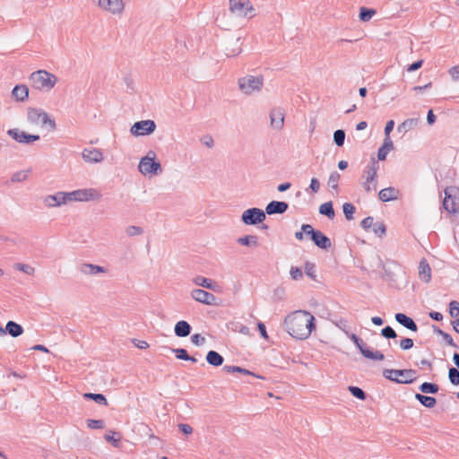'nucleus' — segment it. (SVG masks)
<instances>
[{
  "label": "nucleus",
  "instance_id": "f257e3e1",
  "mask_svg": "<svg viewBox=\"0 0 459 459\" xmlns=\"http://www.w3.org/2000/svg\"><path fill=\"white\" fill-rule=\"evenodd\" d=\"M315 317L307 311L299 310L284 320L288 333L298 340L307 339L316 328Z\"/></svg>",
  "mask_w": 459,
  "mask_h": 459
},
{
  "label": "nucleus",
  "instance_id": "f03ea898",
  "mask_svg": "<svg viewBox=\"0 0 459 459\" xmlns=\"http://www.w3.org/2000/svg\"><path fill=\"white\" fill-rule=\"evenodd\" d=\"M30 80L33 88L47 91L53 89L57 82L56 75L46 70L33 72Z\"/></svg>",
  "mask_w": 459,
  "mask_h": 459
},
{
  "label": "nucleus",
  "instance_id": "7ed1b4c3",
  "mask_svg": "<svg viewBox=\"0 0 459 459\" xmlns=\"http://www.w3.org/2000/svg\"><path fill=\"white\" fill-rule=\"evenodd\" d=\"M414 369H384L385 378L397 384H411L416 380Z\"/></svg>",
  "mask_w": 459,
  "mask_h": 459
},
{
  "label": "nucleus",
  "instance_id": "20e7f679",
  "mask_svg": "<svg viewBox=\"0 0 459 459\" xmlns=\"http://www.w3.org/2000/svg\"><path fill=\"white\" fill-rule=\"evenodd\" d=\"M138 169L144 176L159 175L162 172L160 162L156 160V153L153 151H150L140 160Z\"/></svg>",
  "mask_w": 459,
  "mask_h": 459
},
{
  "label": "nucleus",
  "instance_id": "39448f33",
  "mask_svg": "<svg viewBox=\"0 0 459 459\" xmlns=\"http://www.w3.org/2000/svg\"><path fill=\"white\" fill-rule=\"evenodd\" d=\"M239 90L246 95H251L259 92L264 85V77L262 75L254 76L247 74L238 79Z\"/></svg>",
  "mask_w": 459,
  "mask_h": 459
},
{
  "label": "nucleus",
  "instance_id": "423d86ee",
  "mask_svg": "<svg viewBox=\"0 0 459 459\" xmlns=\"http://www.w3.org/2000/svg\"><path fill=\"white\" fill-rule=\"evenodd\" d=\"M345 335L355 344L364 358L375 361L383 360L385 359V356L381 351L370 350L363 340L355 333H351L348 331L345 332Z\"/></svg>",
  "mask_w": 459,
  "mask_h": 459
},
{
  "label": "nucleus",
  "instance_id": "0eeeda50",
  "mask_svg": "<svg viewBox=\"0 0 459 459\" xmlns=\"http://www.w3.org/2000/svg\"><path fill=\"white\" fill-rule=\"evenodd\" d=\"M66 204L68 202H88L99 200L101 195L94 188L77 189L72 192H65Z\"/></svg>",
  "mask_w": 459,
  "mask_h": 459
},
{
  "label": "nucleus",
  "instance_id": "6e6552de",
  "mask_svg": "<svg viewBox=\"0 0 459 459\" xmlns=\"http://www.w3.org/2000/svg\"><path fill=\"white\" fill-rule=\"evenodd\" d=\"M302 230L317 247L327 250L332 247L331 239L319 230H315L310 224H302Z\"/></svg>",
  "mask_w": 459,
  "mask_h": 459
},
{
  "label": "nucleus",
  "instance_id": "1a4fd4ad",
  "mask_svg": "<svg viewBox=\"0 0 459 459\" xmlns=\"http://www.w3.org/2000/svg\"><path fill=\"white\" fill-rule=\"evenodd\" d=\"M379 169L378 161L374 158L367 165L364 173L367 175L366 181L362 184L365 191L370 193L377 190V170Z\"/></svg>",
  "mask_w": 459,
  "mask_h": 459
},
{
  "label": "nucleus",
  "instance_id": "9d476101",
  "mask_svg": "<svg viewBox=\"0 0 459 459\" xmlns=\"http://www.w3.org/2000/svg\"><path fill=\"white\" fill-rule=\"evenodd\" d=\"M265 212L260 208H249L243 212L241 221L246 225H256L265 220Z\"/></svg>",
  "mask_w": 459,
  "mask_h": 459
},
{
  "label": "nucleus",
  "instance_id": "9b49d317",
  "mask_svg": "<svg viewBox=\"0 0 459 459\" xmlns=\"http://www.w3.org/2000/svg\"><path fill=\"white\" fill-rule=\"evenodd\" d=\"M155 129V122L151 119H146L135 122L131 126L130 133L134 136H144L152 134Z\"/></svg>",
  "mask_w": 459,
  "mask_h": 459
},
{
  "label": "nucleus",
  "instance_id": "f8f14e48",
  "mask_svg": "<svg viewBox=\"0 0 459 459\" xmlns=\"http://www.w3.org/2000/svg\"><path fill=\"white\" fill-rule=\"evenodd\" d=\"M7 134L14 141L22 144H30L33 142L39 141L40 136L39 134H30L18 128H12L7 131Z\"/></svg>",
  "mask_w": 459,
  "mask_h": 459
},
{
  "label": "nucleus",
  "instance_id": "ddd939ff",
  "mask_svg": "<svg viewBox=\"0 0 459 459\" xmlns=\"http://www.w3.org/2000/svg\"><path fill=\"white\" fill-rule=\"evenodd\" d=\"M230 10L238 16H247L253 7L248 0H230Z\"/></svg>",
  "mask_w": 459,
  "mask_h": 459
},
{
  "label": "nucleus",
  "instance_id": "4468645a",
  "mask_svg": "<svg viewBox=\"0 0 459 459\" xmlns=\"http://www.w3.org/2000/svg\"><path fill=\"white\" fill-rule=\"evenodd\" d=\"M99 6L112 14H121L125 9L123 0H99Z\"/></svg>",
  "mask_w": 459,
  "mask_h": 459
},
{
  "label": "nucleus",
  "instance_id": "2eb2a0df",
  "mask_svg": "<svg viewBox=\"0 0 459 459\" xmlns=\"http://www.w3.org/2000/svg\"><path fill=\"white\" fill-rule=\"evenodd\" d=\"M191 297L197 302H200L204 305H215L216 297L204 290L202 289H195L191 291Z\"/></svg>",
  "mask_w": 459,
  "mask_h": 459
},
{
  "label": "nucleus",
  "instance_id": "dca6fc26",
  "mask_svg": "<svg viewBox=\"0 0 459 459\" xmlns=\"http://www.w3.org/2000/svg\"><path fill=\"white\" fill-rule=\"evenodd\" d=\"M284 110L281 108H273L270 111L271 126L276 130H281L284 125Z\"/></svg>",
  "mask_w": 459,
  "mask_h": 459
},
{
  "label": "nucleus",
  "instance_id": "f3484780",
  "mask_svg": "<svg viewBox=\"0 0 459 459\" xmlns=\"http://www.w3.org/2000/svg\"><path fill=\"white\" fill-rule=\"evenodd\" d=\"M82 156L89 163H98L103 160L102 152L96 148H85L82 152Z\"/></svg>",
  "mask_w": 459,
  "mask_h": 459
},
{
  "label": "nucleus",
  "instance_id": "a211bd4d",
  "mask_svg": "<svg viewBox=\"0 0 459 459\" xmlns=\"http://www.w3.org/2000/svg\"><path fill=\"white\" fill-rule=\"evenodd\" d=\"M65 192L59 191L44 198V204L49 208L59 207L66 204Z\"/></svg>",
  "mask_w": 459,
  "mask_h": 459
},
{
  "label": "nucleus",
  "instance_id": "6ab92c4d",
  "mask_svg": "<svg viewBox=\"0 0 459 459\" xmlns=\"http://www.w3.org/2000/svg\"><path fill=\"white\" fill-rule=\"evenodd\" d=\"M289 208V204L283 201H272L265 207V213L268 215L282 214Z\"/></svg>",
  "mask_w": 459,
  "mask_h": 459
},
{
  "label": "nucleus",
  "instance_id": "aec40b11",
  "mask_svg": "<svg viewBox=\"0 0 459 459\" xmlns=\"http://www.w3.org/2000/svg\"><path fill=\"white\" fill-rule=\"evenodd\" d=\"M394 318L396 322H398L401 325L407 328L408 330L411 332H417L418 331V325L414 322V320L408 316L407 315L403 313H396L394 316Z\"/></svg>",
  "mask_w": 459,
  "mask_h": 459
},
{
  "label": "nucleus",
  "instance_id": "412c9836",
  "mask_svg": "<svg viewBox=\"0 0 459 459\" xmlns=\"http://www.w3.org/2000/svg\"><path fill=\"white\" fill-rule=\"evenodd\" d=\"M399 190L389 186L379 191L378 197L382 202H390L398 199Z\"/></svg>",
  "mask_w": 459,
  "mask_h": 459
},
{
  "label": "nucleus",
  "instance_id": "4be33fe9",
  "mask_svg": "<svg viewBox=\"0 0 459 459\" xmlns=\"http://www.w3.org/2000/svg\"><path fill=\"white\" fill-rule=\"evenodd\" d=\"M79 271L85 275H95L100 273H105L106 269L102 266L92 264H82L79 266Z\"/></svg>",
  "mask_w": 459,
  "mask_h": 459
},
{
  "label": "nucleus",
  "instance_id": "5701e85b",
  "mask_svg": "<svg viewBox=\"0 0 459 459\" xmlns=\"http://www.w3.org/2000/svg\"><path fill=\"white\" fill-rule=\"evenodd\" d=\"M192 327L185 320L178 321L174 327L175 334L178 337H186L191 333Z\"/></svg>",
  "mask_w": 459,
  "mask_h": 459
},
{
  "label": "nucleus",
  "instance_id": "b1692460",
  "mask_svg": "<svg viewBox=\"0 0 459 459\" xmlns=\"http://www.w3.org/2000/svg\"><path fill=\"white\" fill-rule=\"evenodd\" d=\"M240 38L231 39L229 41V46L226 48V56L228 57H234L242 52V48L239 43Z\"/></svg>",
  "mask_w": 459,
  "mask_h": 459
},
{
  "label": "nucleus",
  "instance_id": "393cba45",
  "mask_svg": "<svg viewBox=\"0 0 459 459\" xmlns=\"http://www.w3.org/2000/svg\"><path fill=\"white\" fill-rule=\"evenodd\" d=\"M394 143L390 137H385L382 146L377 151V159L385 160L388 152L393 150Z\"/></svg>",
  "mask_w": 459,
  "mask_h": 459
},
{
  "label": "nucleus",
  "instance_id": "a878e982",
  "mask_svg": "<svg viewBox=\"0 0 459 459\" xmlns=\"http://www.w3.org/2000/svg\"><path fill=\"white\" fill-rule=\"evenodd\" d=\"M13 97L18 101H24L29 96V89L24 84L14 86L12 91Z\"/></svg>",
  "mask_w": 459,
  "mask_h": 459
},
{
  "label": "nucleus",
  "instance_id": "bb28decb",
  "mask_svg": "<svg viewBox=\"0 0 459 459\" xmlns=\"http://www.w3.org/2000/svg\"><path fill=\"white\" fill-rule=\"evenodd\" d=\"M5 331L6 333L16 338L23 333V327L14 321H8L5 325Z\"/></svg>",
  "mask_w": 459,
  "mask_h": 459
},
{
  "label": "nucleus",
  "instance_id": "cd10ccee",
  "mask_svg": "<svg viewBox=\"0 0 459 459\" xmlns=\"http://www.w3.org/2000/svg\"><path fill=\"white\" fill-rule=\"evenodd\" d=\"M443 208L449 213H455L457 212L455 198H453L447 190H445V198L443 200Z\"/></svg>",
  "mask_w": 459,
  "mask_h": 459
},
{
  "label": "nucleus",
  "instance_id": "c85d7f7f",
  "mask_svg": "<svg viewBox=\"0 0 459 459\" xmlns=\"http://www.w3.org/2000/svg\"><path fill=\"white\" fill-rule=\"evenodd\" d=\"M206 361L208 364L213 367H220L223 364V357L215 351H210L206 354Z\"/></svg>",
  "mask_w": 459,
  "mask_h": 459
},
{
  "label": "nucleus",
  "instance_id": "c756f323",
  "mask_svg": "<svg viewBox=\"0 0 459 459\" xmlns=\"http://www.w3.org/2000/svg\"><path fill=\"white\" fill-rule=\"evenodd\" d=\"M419 275L420 278L425 282H429L431 280V268L426 260H422L420 263Z\"/></svg>",
  "mask_w": 459,
  "mask_h": 459
},
{
  "label": "nucleus",
  "instance_id": "7c9ffc66",
  "mask_svg": "<svg viewBox=\"0 0 459 459\" xmlns=\"http://www.w3.org/2000/svg\"><path fill=\"white\" fill-rule=\"evenodd\" d=\"M414 397L421 405L429 409L433 408L437 403V400L433 396H429L423 394L416 393Z\"/></svg>",
  "mask_w": 459,
  "mask_h": 459
},
{
  "label": "nucleus",
  "instance_id": "2f4dec72",
  "mask_svg": "<svg viewBox=\"0 0 459 459\" xmlns=\"http://www.w3.org/2000/svg\"><path fill=\"white\" fill-rule=\"evenodd\" d=\"M237 242L242 246L255 247L258 246V237L256 235H246L238 238Z\"/></svg>",
  "mask_w": 459,
  "mask_h": 459
},
{
  "label": "nucleus",
  "instance_id": "473e14b6",
  "mask_svg": "<svg viewBox=\"0 0 459 459\" xmlns=\"http://www.w3.org/2000/svg\"><path fill=\"white\" fill-rule=\"evenodd\" d=\"M222 369L227 373H241L243 375H251L257 378H263L261 376H256L255 373L249 371L248 369L238 366L225 365Z\"/></svg>",
  "mask_w": 459,
  "mask_h": 459
},
{
  "label": "nucleus",
  "instance_id": "72a5a7b5",
  "mask_svg": "<svg viewBox=\"0 0 459 459\" xmlns=\"http://www.w3.org/2000/svg\"><path fill=\"white\" fill-rule=\"evenodd\" d=\"M419 124L418 118H408L404 120L402 124H400L397 127V131L402 133H406L414 127H416Z\"/></svg>",
  "mask_w": 459,
  "mask_h": 459
},
{
  "label": "nucleus",
  "instance_id": "f704fd0d",
  "mask_svg": "<svg viewBox=\"0 0 459 459\" xmlns=\"http://www.w3.org/2000/svg\"><path fill=\"white\" fill-rule=\"evenodd\" d=\"M319 213L328 217L329 219H333V217L335 216V212H334L333 202L329 201V202H325V203L322 204L319 206Z\"/></svg>",
  "mask_w": 459,
  "mask_h": 459
},
{
  "label": "nucleus",
  "instance_id": "c9c22d12",
  "mask_svg": "<svg viewBox=\"0 0 459 459\" xmlns=\"http://www.w3.org/2000/svg\"><path fill=\"white\" fill-rule=\"evenodd\" d=\"M194 282L197 286H201L212 290H216L215 283L211 279L205 278L204 276L195 277L194 279Z\"/></svg>",
  "mask_w": 459,
  "mask_h": 459
},
{
  "label": "nucleus",
  "instance_id": "e433bc0d",
  "mask_svg": "<svg viewBox=\"0 0 459 459\" xmlns=\"http://www.w3.org/2000/svg\"><path fill=\"white\" fill-rule=\"evenodd\" d=\"M83 398L85 400H93L100 405H108V400L102 394L85 393L83 394Z\"/></svg>",
  "mask_w": 459,
  "mask_h": 459
},
{
  "label": "nucleus",
  "instance_id": "4c0bfd02",
  "mask_svg": "<svg viewBox=\"0 0 459 459\" xmlns=\"http://www.w3.org/2000/svg\"><path fill=\"white\" fill-rule=\"evenodd\" d=\"M422 394H435L438 392L439 386L435 383L424 382L419 386Z\"/></svg>",
  "mask_w": 459,
  "mask_h": 459
},
{
  "label": "nucleus",
  "instance_id": "58836bf2",
  "mask_svg": "<svg viewBox=\"0 0 459 459\" xmlns=\"http://www.w3.org/2000/svg\"><path fill=\"white\" fill-rule=\"evenodd\" d=\"M105 439L110 442L114 447L118 448L121 444V436L118 432L110 431L105 435Z\"/></svg>",
  "mask_w": 459,
  "mask_h": 459
},
{
  "label": "nucleus",
  "instance_id": "ea45409f",
  "mask_svg": "<svg viewBox=\"0 0 459 459\" xmlns=\"http://www.w3.org/2000/svg\"><path fill=\"white\" fill-rule=\"evenodd\" d=\"M41 109L30 108L28 109L27 118L31 124H39Z\"/></svg>",
  "mask_w": 459,
  "mask_h": 459
},
{
  "label": "nucleus",
  "instance_id": "a19ab883",
  "mask_svg": "<svg viewBox=\"0 0 459 459\" xmlns=\"http://www.w3.org/2000/svg\"><path fill=\"white\" fill-rule=\"evenodd\" d=\"M39 116H40L39 124H41V126L48 125L52 130L56 129L55 120L51 119L47 112H45L41 109V113L39 114Z\"/></svg>",
  "mask_w": 459,
  "mask_h": 459
},
{
  "label": "nucleus",
  "instance_id": "79ce46f5",
  "mask_svg": "<svg viewBox=\"0 0 459 459\" xmlns=\"http://www.w3.org/2000/svg\"><path fill=\"white\" fill-rule=\"evenodd\" d=\"M375 13V9L361 7L359 10V19L362 22H368Z\"/></svg>",
  "mask_w": 459,
  "mask_h": 459
},
{
  "label": "nucleus",
  "instance_id": "37998d69",
  "mask_svg": "<svg viewBox=\"0 0 459 459\" xmlns=\"http://www.w3.org/2000/svg\"><path fill=\"white\" fill-rule=\"evenodd\" d=\"M355 210V206L351 203H344L342 205L343 214L348 221H351L353 219Z\"/></svg>",
  "mask_w": 459,
  "mask_h": 459
},
{
  "label": "nucleus",
  "instance_id": "c03bdc74",
  "mask_svg": "<svg viewBox=\"0 0 459 459\" xmlns=\"http://www.w3.org/2000/svg\"><path fill=\"white\" fill-rule=\"evenodd\" d=\"M345 141V132L342 129H337L333 133V143L338 146L342 147Z\"/></svg>",
  "mask_w": 459,
  "mask_h": 459
},
{
  "label": "nucleus",
  "instance_id": "a18cd8bd",
  "mask_svg": "<svg viewBox=\"0 0 459 459\" xmlns=\"http://www.w3.org/2000/svg\"><path fill=\"white\" fill-rule=\"evenodd\" d=\"M434 330H435V332H436V333H437L439 335H441V336H442V338L444 339V341H445L448 345H450V346H452V347H454V348H457V347H458V346L456 345V343L454 342V340H453L452 336H451L449 333H446V332L442 331L441 329H439V328H437V327H436V326H434Z\"/></svg>",
  "mask_w": 459,
  "mask_h": 459
},
{
  "label": "nucleus",
  "instance_id": "49530a36",
  "mask_svg": "<svg viewBox=\"0 0 459 459\" xmlns=\"http://www.w3.org/2000/svg\"><path fill=\"white\" fill-rule=\"evenodd\" d=\"M341 178V175L339 172L337 171H333L330 176H329V178H328V186L336 190L338 189V182Z\"/></svg>",
  "mask_w": 459,
  "mask_h": 459
},
{
  "label": "nucleus",
  "instance_id": "de8ad7c7",
  "mask_svg": "<svg viewBox=\"0 0 459 459\" xmlns=\"http://www.w3.org/2000/svg\"><path fill=\"white\" fill-rule=\"evenodd\" d=\"M30 172V169L28 170H20V171H17L15 172L12 178H11V181L13 183H15V182H22L24 180L27 179L28 178V174Z\"/></svg>",
  "mask_w": 459,
  "mask_h": 459
},
{
  "label": "nucleus",
  "instance_id": "09e8293b",
  "mask_svg": "<svg viewBox=\"0 0 459 459\" xmlns=\"http://www.w3.org/2000/svg\"><path fill=\"white\" fill-rule=\"evenodd\" d=\"M448 379L454 385H459V370L455 368H450L448 370Z\"/></svg>",
  "mask_w": 459,
  "mask_h": 459
},
{
  "label": "nucleus",
  "instance_id": "8fccbe9b",
  "mask_svg": "<svg viewBox=\"0 0 459 459\" xmlns=\"http://www.w3.org/2000/svg\"><path fill=\"white\" fill-rule=\"evenodd\" d=\"M372 230L377 236L382 238L386 233V227L383 222H376L372 226Z\"/></svg>",
  "mask_w": 459,
  "mask_h": 459
},
{
  "label": "nucleus",
  "instance_id": "3c124183",
  "mask_svg": "<svg viewBox=\"0 0 459 459\" xmlns=\"http://www.w3.org/2000/svg\"><path fill=\"white\" fill-rule=\"evenodd\" d=\"M349 391L354 397H356L361 401H364L367 397L366 393L359 386L351 385V386H349Z\"/></svg>",
  "mask_w": 459,
  "mask_h": 459
},
{
  "label": "nucleus",
  "instance_id": "603ef678",
  "mask_svg": "<svg viewBox=\"0 0 459 459\" xmlns=\"http://www.w3.org/2000/svg\"><path fill=\"white\" fill-rule=\"evenodd\" d=\"M87 427L91 429H102L105 428L103 420H87Z\"/></svg>",
  "mask_w": 459,
  "mask_h": 459
},
{
  "label": "nucleus",
  "instance_id": "864d4df0",
  "mask_svg": "<svg viewBox=\"0 0 459 459\" xmlns=\"http://www.w3.org/2000/svg\"><path fill=\"white\" fill-rule=\"evenodd\" d=\"M449 314L451 317L459 319V302L453 300L449 303Z\"/></svg>",
  "mask_w": 459,
  "mask_h": 459
},
{
  "label": "nucleus",
  "instance_id": "5fc2aeb1",
  "mask_svg": "<svg viewBox=\"0 0 459 459\" xmlns=\"http://www.w3.org/2000/svg\"><path fill=\"white\" fill-rule=\"evenodd\" d=\"M14 268L20 272H22L28 275H32L35 272V269L26 264L18 263L14 265Z\"/></svg>",
  "mask_w": 459,
  "mask_h": 459
},
{
  "label": "nucleus",
  "instance_id": "6e6d98bb",
  "mask_svg": "<svg viewBox=\"0 0 459 459\" xmlns=\"http://www.w3.org/2000/svg\"><path fill=\"white\" fill-rule=\"evenodd\" d=\"M381 335L385 339H395L397 337L396 332L389 325L382 328Z\"/></svg>",
  "mask_w": 459,
  "mask_h": 459
},
{
  "label": "nucleus",
  "instance_id": "4d7b16f0",
  "mask_svg": "<svg viewBox=\"0 0 459 459\" xmlns=\"http://www.w3.org/2000/svg\"><path fill=\"white\" fill-rule=\"evenodd\" d=\"M171 351L175 354L176 358L178 359L186 360L189 359V354L187 351L184 348H176L171 349Z\"/></svg>",
  "mask_w": 459,
  "mask_h": 459
},
{
  "label": "nucleus",
  "instance_id": "13d9d810",
  "mask_svg": "<svg viewBox=\"0 0 459 459\" xmlns=\"http://www.w3.org/2000/svg\"><path fill=\"white\" fill-rule=\"evenodd\" d=\"M126 233L129 237H134V236H137V235L143 234V228H141L139 226H128L126 229Z\"/></svg>",
  "mask_w": 459,
  "mask_h": 459
},
{
  "label": "nucleus",
  "instance_id": "bf43d9fd",
  "mask_svg": "<svg viewBox=\"0 0 459 459\" xmlns=\"http://www.w3.org/2000/svg\"><path fill=\"white\" fill-rule=\"evenodd\" d=\"M305 273L306 274L311 278L312 280H315L316 275V270H315V264H312V263H309V262H307L305 264Z\"/></svg>",
  "mask_w": 459,
  "mask_h": 459
},
{
  "label": "nucleus",
  "instance_id": "052dcab7",
  "mask_svg": "<svg viewBox=\"0 0 459 459\" xmlns=\"http://www.w3.org/2000/svg\"><path fill=\"white\" fill-rule=\"evenodd\" d=\"M290 274L292 280L298 281L303 277L302 270L299 267L292 266L290 270Z\"/></svg>",
  "mask_w": 459,
  "mask_h": 459
},
{
  "label": "nucleus",
  "instance_id": "680f3d73",
  "mask_svg": "<svg viewBox=\"0 0 459 459\" xmlns=\"http://www.w3.org/2000/svg\"><path fill=\"white\" fill-rule=\"evenodd\" d=\"M413 347V340L411 338H403L400 341V348L403 351H408Z\"/></svg>",
  "mask_w": 459,
  "mask_h": 459
},
{
  "label": "nucleus",
  "instance_id": "e2e57ef3",
  "mask_svg": "<svg viewBox=\"0 0 459 459\" xmlns=\"http://www.w3.org/2000/svg\"><path fill=\"white\" fill-rule=\"evenodd\" d=\"M191 342L195 346H202L205 342V338L200 333H195L191 336Z\"/></svg>",
  "mask_w": 459,
  "mask_h": 459
},
{
  "label": "nucleus",
  "instance_id": "0e129e2a",
  "mask_svg": "<svg viewBox=\"0 0 459 459\" xmlns=\"http://www.w3.org/2000/svg\"><path fill=\"white\" fill-rule=\"evenodd\" d=\"M373 224L374 219L371 216L364 218L360 222L361 228L364 229L365 230H368V229L372 228Z\"/></svg>",
  "mask_w": 459,
  "mask_h": 459
},
{
  "label": "nucleus",
  "instance_id": "69168bd1",
  "mask_svg": "<svg viewBox=\"0 0 459 459\" xmlns=\"http://www.w3.org/2000/svg\"><path fill=\"white\" fill-rule=\"evenodd\" d=\"M320 188V183L316 178H313L310 181V185L308 189L311 190L312 193H317Z\"/></svg>",
  "mask_w": 459,
  "mask_h": 459
},
{
  "label": "nucleus",
  "instance_id": "338daca9",
  "mask_svg": "<svg viewBox=\"0 0 459 459\" xmlns=\"http://www.w3.org/2000/svg\"><path fill=\"white\" fill-rule=\"evenodd\" d=\"M257 329L260 333L261 337L264 338V340H268L269 337L266 332V327L263 322L257 323Z\"/></svg>",
  "mask_w": 459,
  "mask_h": 459
},
{
  "label": "nucleus",
  "instance_id": "774afa93",
  "mask_svg": "<svg viewBox=\"0 0 459 459\" xmlns=\"http://www.w3.org/2000/svg\"><path fill=\"white\" fill-rule=\"evenodd\" d=\"M449 74L455 81H459V65L453 66L449 69Z\"/></svg>",
  "mask_w": 459,
  "mask_h": 459
}]
</instances>
